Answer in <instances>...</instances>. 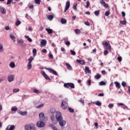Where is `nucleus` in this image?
I'll return each instance as SVG.
<instances>
[{"mask_svg": "<svg viewBox=\"0 0 130 130\" xmlns=\"http://www.w3.org/2000/svg\"><path fill=\"white\" fill-rule=\"evenodd\" d=\"M117 60L121 62L122 60V57L121 56H118L117 57Z\"/></svg>", "mask_w": 130, "mask_h": 130, "instance_id": "nucleus-51", "label": "nucleus"}, {"mask_svg": "<svg viewBox=\"0 0 130 130\" xmlns=\"http://www.w3.org/2000/svg\"><path fill=\"white\" fill-rule=\"evenodd\" d=\"M54 16L52 15L47 16V18L49 21H52L53 19Z\"/></svg>", "mask_w": 130, "mask_h": 130, "instance_id": "nucleus-25", "label": "nucleus"}, {"mask_svg": "<svg viewBox=\"0 0 130 130\" xmlns=\"http://www.w3.org/2000/svg\"><path fill=\"white\" fill-rule=\"evenodd\" d=\"M120 24H121L122 25H125L126 23L125 20H123V21L120 20Z\"/></svg>", "mask_w": 130, "mask_h": 130, "instance_id": "nucleus-42", "label": "nucleus"}, {"mask_svg": "<svg viewBox=\"0 0 130 130\" xmlns=\"http://www.w3.org/2000/svg\"><path fill=\"white\" fill-rule=\"evenodd\" d=\"M10 37L14 43L16 42V37H15V36L13 35L12 34H10Z\"/></svg>", "mask_w": 130, "mask_h": 130, "instance_id": "nucleus-17", "label": "nucleus"}, {"mask_svg": "<svg viewBox=\"0 0 130 130\" xmlns=\"http://www.w3.org/2000/svg\"><path fill=\"white\" fill-rule=\"evenodd\" d=\"M70 52H71L72 55H76V52L74 50H71Z\"/></svg>", "mask_w": 130, "mask_h": 130, "instance_id": "nucleus-50", "label": "nucleus"}, {"mask_svg": "<svg viewBox=\"0 0 130 130\" xmlns=\"http://www.w3.org/2000/svg\"><path fill=\"white\" fill-rule=\"evenodd\" d=\"M8 80L9 82H11L14 81V75H9L8 77Z\"/></svg>", "mask_w": 130, "mask_h": 130, "instance_id": "nucleus-13", "label": "nucleus"}, {"mask_svg": "<svg viewBox=\"0 0 130 130\" xmlns=\"http://www.w3.org/2000/svg\"><path fill=\"white\" fill-rule=\"evenodd\" d=\"M110 14V11H106V12H105V15H106V16H109Z\"/></svg>", "mask_w": 130, "mask_h": 130, "instance_id": "nucleus-54", "label": "nucleus"}, {"mask_svg": "<svg viewBox=\"0 0 130 130\" xmlns=\"http://www.w3.org/2000/svg\"><path fill=\"white\" fill-rule=\"evenodd\" d=\"M96 105L98 106H101V105H102V103L100 102V101H96Z\"/></svg>", "mask_w": 130, "mask_h": 130, "instance_id": "nucleus-41", "label": "nucleus"}, {"mask_svg": "<svg viewBox=\"0 0 130 130\" xmlns=\"http://www.w3.org/2000/svg\"><path fill=\"white\" fill-rule=\"evenodd\" d=\"M45 30L48 32L49 34H53V30L52 29L46 28Z\"/></svg>", "mask_w": 130, "mask_h": 130, "instance_id": "nucleus-20", "label": "nucleus"}, {"mask_svg": "<svg viewBox=\"0 0 130 130\" xmlns=\"http://www.w3.org/2000/svg\"><path fill=\"white\" fill-rule=\"evenodd\" d=\"M76 61L77 63H79L81 64V65H85V62L84 60L77 59Z\"/></svg>", "mask_w": 130, "mask_h": 130, "instance_id": "nucleus-15", "label": "nucleus"}, {"mask_svg": "<svg viewBox=\"0 0 130 130\" xmlns=\"http://www.w3.org/2000/svg\"><path fill=\"white\" fill-rule=\"evenodd\" d=\"M85 72L86 74H87V73L91 74L90 70H89V68L88 67H87V66H86L85 67Z\"/></svg>", "mask_w": 130, "mask_h": 130, "instance_id": "nucleus-16", "label": "nucleus"}, {"mask_svg": "<svg viewBox=\"0 0 130 130\" xmlns=\"http://www.w3.org/2000/svg\"><path fill=\"white\" fill-rule=\"evenodd\" d=\"M114 83H115V85H116V87L117 88H118V89H120V88L121 85H120V84L118 82L115 81V82H114Z\"/></svg>", "mask_w": 130, "mask_h": 130, "instance_id": "nucleus-18", "label": "nucleus"}, {"mask_svg": "<svg viewBox=\"0 0 130 130\" xmlns=\"http://www.w3.org/2000/svg\"><path fill=\"white\" fill-rule=\"evenodd\" d=\"M114 85V83L113 82H111V84H110V90H111L112 87H113Z\"/></svg>", "mask_w": 130, "mask_h": 130, "instance_id": "nucleus-55", "label": "nucleus"}, {"mask_svg": "<svg viewBox=\"0 0 130 130\" xmlns=\"http://www.w3.org/2000/svg\"><path fill=\"white\" fill-rule=\"evenodd\" d=\"M37 126L39 127H43L45 126V123L43 121H38L37 123Z\"/></svg>", "mask_w": 130, "mask_h": 130, "instance_id": "nucleus-6", "label": "nucleus"}, {"mask_svg": "<svg viewBox=\"0 0 130 130\" xmlns=\"http://www.w3.org/2000/svg\"><path fill=\"white\" fill-rule=\"evenodd\" d=\"M100 85H106V83L104 81H101L100 82Z\"/></svg>", "mask_w": 130, "mask_h": 130, "instance_id": "nucleus-52", "label": "nucleus"}, {"mask_svg": "<svg viewBox=\"0 0 130 130\" xmlns=\"http://www.w3.org/2000/svg\"><path fill=\"white\" fill-rule=\"evenodd\" d=\"M45 69L46 70L49 71V72L50 73H52L53 75H55V76H57V73L56 71H55V70L51 69V68H45Z\"/></svg>", "mask_w": 130, "mask_h": 130, "instance_id": "nucleus-5", "label": "nucleus"}, {"mask_svg": "<svg viewBox=\"0 0 130 130\" xmlns=\"http://www.w3.org/2000/svg\"><path fill=\"white\" fill-rule=\"evenodd\" d=\"M41 74L44 77L48 80H50V77L45 73L44 71H41Z\"/></svg>", "mask_w": 130, "mask_h": 130, "instance_id": "nucleus-9", "label": "nucleus"}, {"mask_svg": "<svg viewBox=\"0 0 130 130\" xmlns=\"http://www.w3.org/2000/svg\"><path fill=\"white\" fill-rule=\"evenodd\" d=\"M40 120L42 121H45V117L44 116V113H40L39 115Z\"/></svg>", "mask_w": 130, "mask_h": 130, "instance_id": "nucleus-8", "label": "nucleus"}, {"mask_svg": "<svg viewBox=\"0 0 130 130\" xmlns=\"http://www.w3.org/2000/svg\"><path fill=\"white\" fill-rule=\"evenodd\" d=\"M49 126L51 127L53 130H58L57 128H56L55 126H54L53 124H50Z\"/></svg>", "mask_w": 130, "mask_h": 130, "instance_id": "nucleus-26", "label": "nucleus"}, {"mask_svg": "<svg viewBox=\"0 0 130 130\" xmlns=\"http://www.w3.org/2000/svg\"><path fill=\"white\" fill-rule=\"evenodd\" d=\"M63 86L66 88H69V83H64L63 85Z\"/></svg>", "mask_w": 130, "mask_h": 130, "instance_id": "nucleus-37", "label": "nucleus"}, {"mask_svg": "<svg viewBox=\"0 0 130 130\" xmlns=\"http://www.w3.org/2000/svg\"><path fill=\"white\" fill-rule=\"evenodd\" d=\"M75 33L77 34H80L81 33V31L79 29H76L75 30Z\"/></svg>", "mask_w": 130, "mask_h": 130, "instance_id": "nucleus-36", "label": "nucleus"}, {"mask_svg": "<svg viewBox=\"0 0 130 130\" xmlns=\"http://www.w3.org/2000/svg\"><path fill=\"white\" fill-rule=\"evenodd\" d=\"M51 121L52 122V123H54V115H52L50 117Z\"/></svg>", "mask_w": 130, "mask_h": 130, "instance_id": "nucleus-31", "label": "nucleus"}, {"mask_svg": "<svg viewBox=\"0 0 130 130\" xmlns=\"http://www.w3.org/2000/svg\"><path fill=\"white\" fill-rule=\"evenodd\" d=\"M18 110V109L17 108H11V111H17Z\"/></svg>", "mask_w": 130, "mask_h": 130, "instance_id": "nucleus-48", "label": "nucleus"}, {"mask_svg": "<svg viewBox=\"0 0 130 130\" xmlns=\"http://www.w3.org/2000/svg\"><path fill=\"white\" fill-rule=\"evenodd\" d=\"M33 56L35 57L37 55V50L36 49H34L32 50Z\"/></svg>", "mask_w": 130, "mask_h": 130, "instance_id": "nucleus-28", "label": "nucleus"}, {"mask_svg": "<svg viewBox=\"0 0 130 130\" xmlns=\"http://www.w3.org/2000/svg\"><path fill=\"white\" fill-rule=\"evenodd\" d=\"M108 107H109V108H112L114 107V104H110L108 105Z\"/></svg>", "mask_w": 130, "mask_h": 130, "instance_id": "nucleus-56", "label": "nucleus"}, {"mask_svg": "<svg viewBox=\"0 0 130 130\" xmlns=\"http://www.w3.org/2000/svg\"><path fill=\"white\" fill-rule=\"evenodd\" d=\"M19 114L21 115L24 116L27 115V112H19Z\"/></svg>", "mask_w": 130, "mask_h": 130, "instance_id": "nucleus-27", "label": "nucleus"}, {"mask_svg": "<svg viewBox=\"0 0 130 130\" xmlns=\"http://www.w3.org/2000/svg\"><path fill=\"white\" fill-rule=\"evenodd\" d=\"M69 87H70L71 88H74L75 85L73 83H69Z\"/></svg>", "mask_w": 130, "mask_h": 130, "instance_id": "nucleus-29", "label": "nucleus"}, {"mask_svg": "<svg viewBox=\"0 0 130 130\" xmlns=\"http://www.w3.org/2000/svg\"><path fill=\"white\" fill-rule=\"evenodd\" d=\"M55 117L56 118V120L57 121V122H59L63 119L61 114V113H60V112H56V115Z\"/></svg>", "mask_w": 130, "mask_h": 130, "instance_id": "nucleus-3", "label": "nucleus"}, {"mask_svg": "<svg viewBox=\"0 0 130 130\" xmlns=\"http://www.w3.org/2000/svg\"><path fill=\"white\" fill-rule=\"evenodd\" d=\"M25 130H36L35 124H27L24 126Z\"/></svg>", "mask_w": 130, "mask_h": 130, "instance_id": "nucleus-1", "label": "nucleus"}, {"mask_svg": "<svg viewBox=\"0 0 130 130\" xmlns=\"http://www.w3.org/2000/svg\"><path fill=\"white\" fill-rule=\"evenodd\" d=\"M46 43H47L46 41L44 39L42 40L41 41V44L43 46H45L46 44Z\"/></svg>", "mask_w": 130, "mask_h": 130, "instance_id": "nucleus-19", "label": "nucleus"}, {"mask_svg": "<svg viewBox=\"0 0 130 130\" xmlns=\"http://www.w3.org/2000/svg\"><path fill=\"white\" fill-rule=\"evenodd\" d=\"M42 53H46L47 52V50L46 49H43L42 50Z\"/></svg>", "mask_w": 130, "mask_h": 130, "instance_id": "nucleus-61", "label": "nucleus"}, {"mask_svg": "<svg viewBox=\"0 0 130 130\" xmlns=\"http://www.w3.org/2000/svg\"><path fill=\"white\" fill-rule=\"evenodd\" d=\"M1 11L2 14H5V13H6V9H5L4 8H1Z\"/></svg>", "mask_w": 130, "mask_h": 130, "instance_id": "nucleus-32", "label": "nucleus"}, {"mask_svg": "<svg viewBox=\"0 0 130 130\" xmlns=\"http://www.w3.org/2000/svg\"><path fill=\"white\" fill-rule=\"evenodd\" d=\"M79 102L82 104H84V100L80 99V100H79Z\"/></svg>", "mask_w": 130, "mask_h": 130, "instance_id": "nucleus-58", "label": "nucleus"}, {"mask_svg": "<svg viewBox=\"0 0 130 130\" xmlns=\"http://www.w3.org/2000/svg\"><path fill=\"white\" fill-rule=\"evenodd\" d=\"M85 24L87 26H89L90 25V23L88 21L85 22Z\"/></svg>", "mask_w": 130, "mask_h": 130, "instance_id": "nucleus-63", "label": "nucleus"}, {"mask_svg": "<svg viewBox=\"0 0 130 130\" xmlns=\"http://www.w3.org/2000/svg\"><path fill=\"white\" fill-rule=\"evenodd\" d=\"M122 108H123V109H127V106H126V105H125L123 104V106H122Z\"/></svg>", "mask_w": 130, "mask_h": 130, "instance_id": "nucleus-60", "label": "nucleus"}, {"mask_svg": "<svg viewBox=\"0 0 130 130\" xmlns=\"http://www.w3.org/2000/svg\"><path fill=\"white\" fill-rule=\"evenodd\" d=\"M100 4L103 5L105 8L109 9V5L108 4H106V3L104 1V0H102L100 2Z\"/></svg>", "mask_w": 130, "mask_h": 130, "instance_id": "nucleus-10", "label": "nucleus"}, {"mask_svg": "<svg viewBox=\"0 0 130 130\" xmlns=\"http://www.w3.org/2000/svg\"><path fill=\"white\" fill-rule=\"evenodd\" d=\"M17 43H18L20 46H24V42L22 40H19L17 41Z\"/></svg>", "mask_w": 130, "mask_h": 130, "instance_id": "nucleus-21", "label": "nucleus"}, {"mask_svg": "<svg viewBox=\"0 0 130 130\" xmlns=\"http://www.w3.org/2000/svg\"><path fill=\"white\" fill-rule=\"evenodd\" d=\"M69 111L70 112L72 113H74V109H72V108H69Z\"/></svg>", "mask_w": 130, "mask_h": 130, "instance_id": "nucleus-44", "label": "nucleus"}, {"mask_svg": "<svg viewBox=\"0 0 130 130\" xmlns=\"http://www.w3.org/2000/svg\"><path fill=\"white\" fill-rule=\"evenodd\" d=\"M101 78V76L100 74H97L95 76V78L97 80L100 79Z\"/></svg>", "mask_w": 130, "mask_h": 130, "instance_id": "nucleus-30", "label": "nucleus"}, {"mask_svg": "<svg viewBox=\"0 0 130 130\" xmlns=\"http://www.w3.org/2000/svg\"><path fill=\"white\" fill-rule=\"evenodd\" d=\"M20 24H21V21H20L19 20H17L15 23L16 26H18L20 25Z\"/></svg>", "mask_w": 130, "mask_h": 130, "instance_id": "nucleus-33", "label": "nucleus"}, {"mask_svg": "<svg viewBox=\"0 0 130 130\" xmlns=\"http://www.w3.org/2000/svg\"><path fill=\"white\" fill-rule=\"evenodd\" d=\"M102 45L104 46H106L105 49L109 50V51L111 50V46L109 44V43L106 41H103L102 42Z\"/></svg>", "mask_w": 130, "mask_h": 130, "instance_id": "nucleus-2", "label": "nucleus"}, {"mask_svg": "<svg viewBox=\"0 0 130 130\" xmlns=\"http://www.w3.org/2000/svg\"><path fill=\"white\" fill-rule=\"evenodd\" d=\"M100 10L95 11L94 12L95 15L96 16H99V15H100Z\"/></svg>", "mask_w": 130, "mask_h": 130, "instance_id": "nucleus-34", "label": "nucleus"}, {"mask_svg": "<svg viewBox=\"0 0 130 130\" xmlns=\"http://www.w3.org/2000/svg\"><path fill=\"white\" fill-rule=\"evenodd\" d=\"M87 84L90 86L91 85V80H88L87 81Z\"/></svg>", "mask_w": 130, "mask_h": 130, "instance_id": "nucleus-57", "label": "nucleus"}, {"mask_svg": "<svg viewBox=\"0 0 130 130\" xmlns=\"http://www.w3.org/2000/svg\"><path fill=\"white\" fill-rule=\"evenodd\" d=\"M34 93H37V94H39L40 93V90H39L37 89H34Z\"/></svg>", "mask_w": 130, "mask_h": 130, "instance_id": "nucleus-38", "label": "nucleus"}, {"mask_svg": "<svg viewBox=\"0 0 130 130\" xmlns=\"http://www.w3.org/2000/svg\"><path fill=\"white\" fill-rule=\"evenodd\" d=\"M27 40L30 43L32 42V40H31V39L30 37H27Z\"/></svg>", "mask_w": 130, "mask_h": 130, "instance_id": "nucleus-62", "label": "nucleus"}, {"mask_svg": "<svg viewBox=\"0 0 130 130\" xmlns=\"http://www.w3.org/2000/svg\"><path fill=\"white\" fill-rule=\"evenodd\" d=\"M10 67L12 69L15 68V67H16V64H15V62H11L10 63Z\"/></svg>", "mask_w": 130, "mask_h": 130, "instance_id": "nucleus-22", "label": "nucleus"}, {"mask_svg": "<svg viewBox=\"0 0 130 130\" xmlns=\"http://www.w3.org/2000/svg\"><path fill=\"white\" fill-rule=\"evenodd\" d=\"M67 107H68V103L65 101H62L61 105V107L62 108V109H63V110H66L67 109Z\"/></svg>", "mask_w": 130, "mask_h": 130, "instance_id": "nucleus-7", "label": "nucleus"}, {"mask_svg": "<svg viewBox=\"0 0 130 130\" xmlns=\"http://www.w3.org/2000/svg\"><path fill=\"white\" fill-rule=\"evenodd\" d=\"M123 87H125L126 86V83L125 81H123L121 83Z\"/></svg>", "mask_w": 130, "mask_h": 130, "instance_id": "nucleus-46", "label": "nucleus"}, {"mask_svg": "<svg viewBox=\"0 0 130 130\" xmlns=\"http://www.w3.org/2000/svg\"><path fill=\"white\" fill-rule=\"evenodd\" d=\"M19 91H20V89H19V88H14L13 89V92H15V93L18 92Z\"/></svg>", "mask_w": 130, "mask_h": 130, "instance_id": "nucleus-35", "label": "nucleus"}, {"mask_svg": "<svg viewBox=\"0 0 130 130\" xmlns=\"http://www.w3.org/2000/svg\"><path fill=\"white\" fill-rule=\"evenodd\" d=\"M66 67L67 68V69L68 70H69V71H72L73 70L72 66L69 63H68V62L66 63Z\"/></svg>", "mask_w": 130, "mask_h": 130, "instance_id": "nucleus-14", "label": "nucleus"}, {"mask_svg": "<svg viewBox=\"0 0 130 130\" xmlns=\"http://www.w3.org/2000/svg\"><path fill=\"white\" fill-rule=\"evenodd\" d=\"M58 122L60 126H63L66 124V122L63 119L61 120Z\"/></svg>", "mask_w": 130, "mask_h": 130, "instance_id": "nucleus-12", "label": "nucleus"}, {"mask_svg": "<svg viewBox=\"0 0 130 130\" xmlns=\"http://www.w3.org/2000/svg\"><path fill=\"white\" fill-rule=\"evenodd\" d=\"M13 2V0H8L7 3V5H9L10 4H11V3Z\"/></svg>", "mask_w": 130, "mask_h": 130, "instance_id": "nucleus-53", "label": "nucleus"}, {"mask_svg": "<svg viewBox=\"0 0 130 130\" xmlns=\"http://www.w3.org/2000/svg\"><path fill=\"white\" fill-rule=\"evenodd\" d=\"M55 112V109H51L50 110V113L52 114H54Z\"/></svg>", "mask_w": 130, "mask_h": 130, "instance_id": "nucleus-47", "label": "nucleus"}, {"mask_svg": "<svg viewBox=\"0 0 130 130\" xmlns=\"http://www.w3.org/2000/svg\"><path fill=\"white\" fill-rule=\"evenodd\" d=\"M66 45H67V46H70V42H69V41H67V42H66Z\"/></svg>", "mask_w": 130, "mask_h": 130, "instance_id": "nucleus-64", "label": "nucleus"}, {"mask_svg": "<svg viewBox=\"0 0 130 130\" xmlns=\"http://www.w3.org/2000/svg\"><path fill=\"white\" fill-rule=\"evenodd\" d=\"M90 6V3H89V2L88 1H87L86 2V5L85 6V8L86 9L88 8H89V6Z\"/></svg>", "mask_w": 130, "mask_h": 130, "instance_id": "nucleus-39", "label": "nucleus"}, {"mask_svg": "<svg viewBox=\"0 0 130 130\" xmlns=\"http://www.w3.org/2000/svg\"><path fill=\"white\" fill-rule=\"evenodd\" d=\"M34 60V58L30 56L28 59V64L27 65V70H30L32 68L31 62Z\"/></svg>", "mask_w": 130, "mask_h": 130, "instance_id": "nucleus-4", "label": "nucleus"}, {"mask_svg": "<svg viewBox=\"0 0 130 130\" xmlns=\"http://www.w3.org/2000/svg\"><path fill=\"white\" fill-rule=\"evenodd\" d=\"M109 53V52L107 50H105L104 52V54L105 56H106Z\"/></svg>", "mask_w": 130, "mask_h": 130, "instance_id": "nucleus-49", "label": "nucleus"}, {"mask_svg": "<svg viewBox=\"0 0 130 130\" xmlns=\"http://www.w3.org/2000/svg\"><path fill=\"white\" fill-rule=\"evenodd\" d=\"M44 107V104H42L40 105H39L38 106L36 107V108L37 109H40L41 108Z\"/></svg>", "mask_w": 130, "mask_h": 130, "instance_id": "nucleus-43", "label": "nucleus"}, {"mask_svg": "<svg viewBox=\"0 0 130 130\" xmlns=\"http://www.w3.org/2000/svg\"><path fill=\"white\" fill-rule=\"evenodd\" d=\"M70 2L69 1H67L66 2V6L64 9V12H66L70 8Z\"/></svg>", "mask_w": 130, "mask_h": 130, "instance_id": "nucleus-11", "label": "nucleus"}, {"mask_svg": "<svg viewBox=\"0 0 130 130\" xmlns=\"http://www.w3.org/2000/svg\"><path fill=\"white\" fill-rule=\"evenodd\" d=\"M77 4H76V5H74L73 7V9L75 11H77Z\"/></svg>", "mask_w": 130, "mask_h": 130, "instance_id": "nucleus-59", "label": "nucleus"}, {"mask_svg": "<svg viewBox=\"0 0 130 130\" xmlns=\"http://www.w3.org/2000/svg\"><path fill=\"white\" fill-rule=\"evenodd\" d=\"M15 129V126L11 125L9 129V127H7L6 130H14Z\"/></svg>", "mask_w": 130, "mask_h": 130, "instance_id": "nucleus-23", "label": "nucleus"}, {"mask_svg": "<svg viewBox=\"0 0 130 130\" xmlns=\"http://www.w3.org/2000/svg\"><path fill=\"white\" fill-rule=\"evenodd\" d=\"M60 22L61 24H64L67 23V21L66 19L62 18L61 19Z\"/></svg>", "mask_w": 130, "mask_h": 130, "instance_id": "nucleus-24", "label": "nucleus"}, {"mask_svg": "<svg viewBox=\"0 0 130 130\" xmlns=\"http://www.w3.org/2000/svg\"><path fill=\"white\" fill-rule=\"evenodd\" d=\"M4 51V48L3 47V44H0V52H2Z\"/></svg>", "mask_w": 130, "mask_h": 130, "instance_id": "nucleus-40", "label": "nucleus"}, {"mask_svg": "<svg viewBox=\"0 0 130 130\" xmlns=\"http://www.w3.org/2000/svg\"><path fill=\"white\" fill-rule=\"evenodd\" d=\"M35 2L36 4H37V5L40 4V0H35Z\"/></svg>", "mask_w": 130, "mask_h": 130, "instance_id": "nucleus-45", "label": "nucleus"}]
</instances>
